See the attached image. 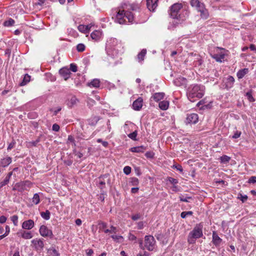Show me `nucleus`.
<instances>
[{"instance_id":"41","label":"nucleus","mask_w":256,"mask_h":256,"mask_svg":"<svg viewBox=\"0 0 256 256\" xmlns=\"http://www.w3.org/2000/svg\"><path fill=\"white\" fill-rule=\"evenodd\" d=\"M246 96L250 102H253L255 100L254 98L252 96L251 91L247 92L246 93Z\"/></svg>"},{"instance_id":"39","label":"nucleus","mask_w":256,"mask_h":256,"mask_svg":"<svg viewBox=\"0 0 256 256\" xmlns=\"http://www.w3.org/2000/svg\"><path fill=\"white\" fill-rule=\"evenodd\" d=\"M14 24V20L12 18L4 22V26H12Z\"/></svg>"},{"instance_id":"25","label":"nucleus","mask_w":256,"mask_h":256,"mask_svg":"<svg viewBox=\"0 0 256 256\" xmlns=\"http://www.w3.org/2000/svg\"><path fill=\"white\" fill-rule=\"evenodd\" d=\"M146 54V50L142 49L141 52L138 54V59L139 62H142L144 60V58Z\"/></svg>"},{"instance_id":"35","label":"nucleus","mask_w":256,"mask_h":256,"mask_svg":"<svg viewBox=\"0 0 256 256\" xmlns=\"http://www.w3.org/2000/svg\"><path fill=\"white\" fill-rule=\"evenodd\" d=\"M230 159V158L226 155L222 156L220 158V162L224 164L228 162Z\"/></svg>"},{"instance_id":"30","label":"nucleus","mask_w":256,"mask_h":256,"mask_svg":"<svg viewBox=\"0 0 256 256\" xmlns=\"http://www.w3.org/2000/svg\"><path fill=\"white\" fill-rule=\"evenodd\" d=\"M21 236L24 239H30L32 237V234L30 232L24 231Z\"/></svg>"},{"instance_id":"34","label":"nucleus","mask_w":256,"mask_h":256,"mask_svg":"<svg viewBox=\"0 0 256 256\" xmlns=\"http://www.w3.org/2000/svg\"><path fill=\"white\" fill-rule=\"evenodd\" d=\"M32 202L35 204H38L40 202V199L38 194H35L34 195V196L32 198Z\"/></svg>"},{"instance_id":"56","label":"nucleus","mask_w":256,"mask_h":256,"mask_svg":"<svg viewBox=\"0 0 256 256\" xmlns=\"http://www.w3.org/2000/svg\"><path fill=\"white\" fill-rule=\"evenodd\" d=\"M180 200L182 202H188V199H191L192 198L190 196L184 197V196H180Z\"/></svg>"},{"instance_id":"17","label":"nucleus","mask_w":256,"mask_h":256,"mask_svg":"<svg viewBox=\"0 0 256 256\" xmlns=\"http://www.w3.org/2000/svg\"><path fill=\"white\" fill-rule=\"evenodd\" d=\"M190 4L192 7H195L198 10L199 8H202V7L204 5L198 0H190Z\"/></svg>"},{"instance_id":"27","label":"nucleus","mask_w":256,"mask_h":256,"mask_svg":"<svg viewBox=\"0 0 256 256\" xmlns=\"http://www.w3.org/2000/svg\"><path fill=\"white\" fill-rule=\"evenodd\" d=\"M100 82L98 79L93 80L90 82L88 83V85L90 87L98 88L100 86Z\"/></svg>"},{"instance_id":"44","label":"nucleus","mask_w":256,"mask_h":256,"mask_svg":"<svg viewBox=\"0 0 256 256\" xmlns=\"http://www.w3.org/2000/svg\"><path fill=\"white\" fill-rule=\"evenodd\" d=\"M137 131L135 130L134 132H132V133H130L128 134V138H131L132 140H136V136H137Z\"/></svg>"},{"instance_id":"47","label":"nucleus","mask_w":256,"mask_h":256,"mask_svg":"<svg viewBox=\"0 0 256 256\" xmlns=\"http://www.w3.org/2000/svg\"><path fill=\"white\" fill-rule=\"evenodd\" d=\"M214 58L217 62H222V60H224V55L220 54V55L218 56V55L216 54L214 56Z\"/></svg>"},{"instance_id":"5","label":"nucleus","mask_w":256,"mask_h":256,"mask_svg":"<svg viewBox=\"0 0 256 256\" xmlns=\"http://www.w3.org/2000/svg\"><path fill=\"white\" fill-rule=\"evenodd\" d=\"M186 62H189L192 63L195 66H199L202 65V60L198 54L190 53L189 54Z\"/></svg>"},{"instance_id":"50","label":"nucleus","mask_w":256,"mask_h":256,"mask_svg":"<svg viewBox=\"0 0 256 256\" xmlns=\"http://www.w3.org/2000/svg\"><path fill=\"white\" fill-rule=\"evenodd\" d=\"M131 172V168L129 166H126L124 168V172L128 175Z\"/></svg>"},{"instance_id":"10","label":"nucleus","mask_w":256,"mask_h":256,"mask_svg":"<svg viewBox=\"0 0 256 256\" xmlns=\"http://www.w3.org/2000/svg\"><path fill=\"white\" fill-rule=\"evenodd\" d=\"M35 249L38 251H41L44 247L43 239H34L32 240Z\"/></svg>"},{"instance_id":"1","label":"nucleus","mask_w":256,"mask_h":256,"mask_svg":"<svg viewBox=\"0 0 256 256\" xmlns=\"http://www.w3.org/2000/svg\"><path fill=\"white\" fill-rule=\"evenodd\" d=\"M204 94V86L194 85L189 88L188 98L191 102H194V98H202Z\"/></svg>"},{"instance_id":"24","label":"nucleus","mask_w":256,"mask_h":256,"mask_svg":"<svg viewBox=\"0 0 256 256\" xmlns=\"http://www.w3.org/2000/svg\"><path fill=\"white\" fill-rule=\"evenodd\" d=\"M158 106H159V108L161 110H166L168 108L169 102L166 100H163V101L160 102L159 103Z\"/></svg>"},{"instance_id":"52","label":"nucleus","mask_w":256,"mask_h":256,"mask_svg":"<svg viewBox=\"0 0 256 256\" xmlns=\"http://www.w3.org/2000/svg\"><path fill=\"white\" fill-rule=\"evenodd\" d=\"M145 156L147 158H153L154 156V153L152 152H147L146 154H145Z\"/></svg>"},{"instance_id":"45","label":"nucleus","mask_w":256,"mask_h":256,"mask_svg":"<svg viewBox=\"0 0 256 256\" xmlns=\"http://www.w3.org/2000/svg\"><path fill=\"white\" fill-rule=\"evenodd\" d=\"M136 256H150V254L144 250H142L136 254Z\"/></svg>"},{"instance_id":"51","label":"nucleus","mask_w":256,"mask_h":256,"mask_svg":"<svg viewBox=\"0 0 256 256\" xmlns=\"http://www.w3.org/2000/svg\"><path fill=\"white\" fill-rule=\"evenodd\" d=\"M70 70L65 67V80L70 78Z\"/></svg>"},{"instance_id":"28","label":"nucleus","mask_w":256,"mask_h":256,"mask_svg":"<svg viewBox=\"0 0 256 256\" xmlns=\"http://www.w3.org/2000/svg\"><path fill=\"white\" fill-rule=\"evenodd\" d=\"M12 174V172H11L8 174L7 176L5 178L4 181L0 183V188L6 185L10 181V178Z\"/></svg>"},{"instance_id":"21","label":"nucleus","mask_w":256,"mask_h":256,"mask_svg":"<svg viewBox=\"0 0 256 256\" xmlns=\"http://www.w3.org/2000/svg\"><path fill=\"white\" fill-rule=\"evenodd\" d=\"M102 34V33L100 31L94 30L91 34L90 36L92 38V39L95 40H98L100 38Z\"/></svg>"},{"instance_id":"9","label":"nucleus","mask_w":256,"mask_h":256,"mask_svg":"<svg viewBox=\"0 0 256 256\" xmlns=\"http://www.w3.org/2000/svg\"><path fill=\"white\" fill-rule=\"evenodd\" d=\"M140 6L138 4L133 3H125L122 6V8L124 9L126 12H130V10L136 11L138 10Z\"/></svg>"},{"instance_id":"20","label":"nucleus","mask_w":256,"mask_h":256,"mask_svg":"<svg viewBox=\"0 0 256 256\" xmlns=\"http://www.w3.org/2000/svg\"><path fill=\"white\" fill-rule=\"evenodd\" d=\"M248 72V69L244 68V69L240 70L236 74V76L238 79L243 78L244 76Z\"/></svg>"},{"instance_id":"23","label":"nucleus","mask_w":256,"mask_h":256,"mask_svg":"<svg viewBox=\"0 0 256 256\" xmlns=\"http://www.w3.org/2000/svg\"><path fill=\"white\" fill-rule=\"evenodd\" d=\"M164 92H156L152 96V98L156 102H158L162 100L164 98Z\"/></svg>"},{"instance_id":"13","label":"nucleus","mask_w":256,"mask_h":256,"mask_svg":"<svg viewBox=\"0 0 256 256\" xmlns=\"http://www.w3.org/2000/svg\"><path fill=\"white\" fill-rule=\"evenodd\" d=\"M142 102L143 100L141 98H138L134 100L132 104L134 109L136 110H139L142 107Z\"/></svg>"},{"instance_id":"49","label":"nucleus","mask_w":256,"mask_h":256,"mask_svg":"<svg viewBox=\"0 0 256 256\" xmlns=\"http://www.w3.org/2000/svg\"><path fill=\"white\" fill-rule=\"evenodd\" d=\"M68 69L73 72H76L78 70V67L76 64H70V68Z\"/></svg>"},{"instance_id":"61","label":"nucleus","mask_w":256,"mask_h":256,"mask_svg":"<svg viewBox=\"0 0 256 256\" xmlns=\"http://www.w3.org/2000/svg\"><path fill=\"white\" fill-rule=\"evenodd\" d=\"M6 220V218L4 216H0V224H4V223Z\"/></svg>"},{"instance_id":"15","label":"nucleus","mask_w":256,"mask_h":256,"mask_svg":"<svg viewBox=\"0 0 256 256\" xmlns=\"http://www.w3.org/2000/svg\"><path fill=\"white\" fill-rule=\"evenodd\" d=\"M222 240L218 236L216 232H212V242L216 246H219Z\"/></svg>"},{"instance_id":"64","label":"nucleus","mask_w":256,"mask_h":256,"mask_svg":"<svg viewBox=\"0 0 256 256\" xmlns=\"http://www.w3.org/2000/svg\"><path fill=\"white\" fill-rule=\"evenodd\" d=\"M94 253V251L92 249H89L87 250L86 254L88 256H91Z\"/></svg>"},{"instance_id":"14","label":"nucleus","mask_w":256,"mask_h":256,"mask_svg":"<svg viewBox=\"0 0 256 256\" xmlns=\"http://www.w3.org/2000/svg\"><path fill=\"white\" fill-rule=\"evenodd\" d=\"M34 226V222L32 220H26L22 224V228L26 230H30Z\"/></svg>"},{"instance_id":"31","label":"nucleus","mask_w":256,"mask_h":256,"mask_svg":"<svg viewBox=\"0 0 256 256\" xmlns=\"http://www.w3.org/2000/svg\"><path fill=\"white\" fill-rule=\"evenodd\" d=\"M30 76L28 74H26L24 77L23 80L22 82L20 83V86H24L26 85L28 82L30 81Z\"/></svg>"},{"instance_id":"11","label":"nucleus","mask_w":256,"mask_h":256,"mask_svg":"<svg viewBox=\"0 0 256 256\" xmlns=\"http://www.w3.org/2000/svg\"><path fill=\"white\" fill-rule=\"evenodd\" d=\"M30 184V182L28 181L22 182H20L16 183L14 188V190H18L19 192H22L25 190H26V184Z\"/></svg>"},{"instance_id":"60","label":"nucleus","mask_w":256,"mask_h":256,"mask_svg":"<svg viewBox=\"0 0 256 256\" xmlns=\"http://www.w3.org/2000/svg\"><path fill=\"white\" fill-rule=\"evenodd\" d=\"M52 128L53 130L58 132L60 129V126L58 124H53Z\"/></svg>"},{"instance_id":"40","label":"nucleus","mask_w":256,"mask_h":256,"mask_svg":"<svg viewBox=\"0 0 256 256\" xmlns=\"http://www.w3.org/2000/svg\"><path fill=\"white\" fill-rule=\"evenodd\" d=\"M115 242H119L120 240L123 239V237L121 236L112 235L110 236Z\"/></svg>"},{"instance_id":"19","label":"nucleus","mask_w":256,"mask_h":256,"mask_svg":"<svg viewBox=\"0 0 256 256\" xmlns=\"http://www.w3.org/2000/svg\"><path fill=\"white\" fill-rule=\"evenodd\" d=\"M198 11L200 12V16L202 18L206 19L208 16V13L207 10L206 9L204 5L202 7V8H199Z\"/></svg>"},{"instance_id":"16","label":"nucleus","mask_w":256,"mask_h":256,"mask_svg":"<svg viewBox=\"0 0 256 256\" xmlns=\"http://www.w3.org/2000/svg\"><path fill=\"white\" fill-rule=\"evenodd\" d=\"M234 78L233 76H229L226 80L225 85L226 88H230L233 86Z\"/></svg>"},{"instance_id":"7","label":"nucleus","mask_w":256,"mask_h":256,"mask_svg":"<svg viewBox=\"0 0 256 256\" xmlns=\"http://www.w3.org/2000/svg\"><path fill=\"white\" fill-rule=\"evenodd\" d=\"M198 120V115L194 113L188 114L185 122L186 124H195Z\"/></svg>"},{"instance_id":"57","label":"nucleus","mask_w":256,"mask_h":256,"mask_svg":"<svg viewBox=\"0 0 256 256\" xmlns=\"http://www.w3.org/2000/svg\"><path fill=\"white\" fill-rule=\"evenodd\" d=\"M94 104V100L88 98L87 102V104L89 106V107L92 106Z\"/></svg>"},{"instance_id":"58","label":"nucleus","mask_w":256,"mask_h":256,"mask_svg":"<svg viewBox=\"0 0 256 256\" xmlns=\"http://www.w3.org/2000/svg\"><path fill=\"white\" fill-rule=\"evenodd\" d=\"M140 218V215L139 214L133 215L132 216V219L134 220H136Z\"/></svg>"},{"instance_id":"54","label":"nucleus","mask_w":256,"mask_h":256,"mask_svg":"<svg viewBox=\"0 0 256 256\" xmlns=\"http://www.w3.org/2000/svg\"><path fill=\"white\" fill-rule=\"evenodd\" d=\"M180 80H182V84H184L185 82V81H186V79L184 78H180L178 79H177L175 81H174V83L176 84V86H179L180 84H178V82H180Z\"/></svg>"},{"instance_id":"53","label":"nucleus","mask_w":256,"mask_h":256,"mask_svg":"<svg viewBox=\"0 0 256 256\" xmlns=\"http://www.w3.org/2000/svg\"><path fill=\"white\" fill-rule=\"evenodd\" d=\"M168 180L172 184H176L178 182V181L176 179L171 178V177H169L168 178Z\"/></svg>"},{"instance_id":"63","label":"nucleus","mask_w":256,"mask_h":256,"mask_svg":"<svg viewBox=\"0 0 256 256\" xmlns=\"http://www.w3.org/2000/svg\"><path fill=\"white\" fill-rule=\"evenodd\" d=\"M240 200L242 202H244L246 200H247L248 196L246 195L242 196V194H240Z\"/></svg>"},{"instance_id":"42","label":"nucleus","mask_w":256,"mask_h":256,"mask_svg":"<svg viewBox=\"0 0 256 256\" xmlns=\"http://www.w3.org/2000/svg\"><path fill=\"white\" fill-rule=\"evenodd\" d=\"M193 212L192 211L183 212L181 213L180 216L182 218H184L188 216H192Z\"/></svg>"},{"instance_id":"12","label":"nucleus","mask_w":256,"mask_h":256,"mask_svg":"<svg viewBox=\"0 0 256 256\" xmlns=\"http://www.w3.org/2000/svg\"><path fill=\"white\" fill-rule=\"evenodd\" d=\"M158 0H146V6L150 11H154L158 6Z\"/></svg>"},{"instance_id":"22","label":"nucleus","mask_w":256,"mask_h":256,"mask_svg":"<svg viewBox=\"0 0 256 256\" xmlns=\"http://www.w3.org/2000/svg\"><path fill=\"white\" fill-rule=\"evenodd\" d=\"M146 150L144 146H140L132 148L130 150L133 152H143Z\"/></svg>"},{"instance_id":"29","label":"nucleus","mask_w":256,"mask_h":256,"mask_svg":"<svg viewBox=\"0 0 256 256\" xmlns=\"http://www.w3.org/2000/svg\"><path fill=\"white\" fill-rule=\"evenodd\" d=\"M77 99L76 97L72 96L70 98V100H68L67 102V105L69 108H72L74 106L76 103Z\"/></svg>"},{"instance_id":"37","label":"nucleus","mask_w":256,"mask_h":256,"mask_svg":"<svg viewBox=\"0 0 256 256\" xmlns=\"http://www.w3.org/2000/svg\"><path fill=\"white\" fill-rule=\"evenodd\" d=\"M98 225L99 226V228L100 230H103L104 231L106 228L107 227L106 223L100 221L98 222Z\"/></svg>"},{"instance_id":"48","label":"nucleus","mask_w":256,"mask_h":256,"mask_svg":"<svg viewBox=\"0 0 256 256\" xmlns=\"http://www.w3.org/2000/svg\"><path fill=\"white\" fill-rule=\"evenodd\" d=\"M11 220L13 222L14 226L18 225V216L16 215L12 216L11 217Z\"/></svg>"},{"instance_id":"26","label":"nucleus","mask_w":256,"mask_h":256,"mask_svg":"<svg viewBox=\"0 0 256 256\" xmlns=\"http://www.w3.org/2000/svg\"><path fill=\"white\" fill-rule=\"evenodd\" d=\"M67 144H68L70 146H71L72 150H74V148L76 146L75 140L74 138L72 136H68L67 141Z\"/></svg>"},{"instance_id":"2","label":"nucleus","mask_w":256,"mask_h":256,"mask_svg":"<svg viewBox=\"0 0 256 256\" xmlns=\"http://www.w3.org/2000/svg\"><path fill=\"white\" fill-rule=\"evenodd\" d=\"M138 244L142 250L146 249L149 251H152L156 246V240L152 236H146L144 237V244L142 240H138Z\"/></svg>"},{"instance_id":"4","label":"nucleus","mask_w":256,"mask_h":256,"mask_svg":"<svg viewBox=\"0 0 256 256\" xmlns=\"http://www.w3.org/2000/svg\"><path fill=\"white\" fill-rule=\"evenodd\" d=\"M202 226L200 224L196 225L188 236V241L189 244H194L196 239L202 236Z\"/></svg>"},{"instance_id":"55","label":"nucleus","mask_w":256,"mask_h":256,"mask_svg":"<svg viewBox=\"0 0 256 256\" xmlns=\"http://www.w3.org/2000/svg\"><path fill=\"white\" fill-rule=\"evenodd\" d=\"M240 134H241V132H239V131H238L236 130L235 133L232 136V138H238L240 136Z\"/></svg>"},{"instance_id":"43","label":"nucleus","mask_w":256,"mask_h":256,"mask_svg":"<svg viewBox=\"0 0 256 256\" xmlns=\"http://www.w3.org/2000/svg\"><path fill=\"white\" fill-rule=\"evenodd\" d=\"M130 182L132 186H138L139 184V180L136 178H130Z\"/></svg>"},{"instance_id":"46","label":"nucleus","mask_w":256,"mask_h":256,"mask_svg":"<svg viewBox=\"0 0 256 256\" xmlns=\"http://www.w3.org/2000/svg\"><path fill=\"white\" fill-rule=\"evenodd\" d=\"M78 30L79 31L83 32V33H86V26L83 24H80L78 26Z\"/></svg>"},{"instance_id":"38","label":"nucleus","mask_w":256,"mask_h":256,"mask_svg":"<svg viewBox=\"0 0 256 256\" xmlns=\"http://www.w3.org/2000/svg\"><path fill=\"white\" fill-rule=\"evenodd\" d=\"M48 253L51 256H58V254L54 248H50L48 250Z\"/></svg>"},{"instance_id":"36","label":"nucleus","mask_w":256,"mask_h":256,"mask_svg":"<svg viewBox=\"0 0 256 256\" xmlns=\"http://www.w3.org/2000/svg\"><path fill=\"white\" fill-rule=\"evenodd\" d=\"M76 48L78 52H83L86 49V46L83 44H79L76 46Z\"/></svg>"},{"instance_id":"18","label":"nucleus","mask_w":256,"mask_h":256,"mask_svg":"<svg viewBox=\"0 0 256 256\" xmlns=\"http://www.w3.org/2000/svg\"><path fill=\"white\" fill-rule=\"evenodd\" d=\"M12 162V158L10 157H6L2 159L0 162V166L6 167Z\"/></svg>"},{"instance_id":"6","label":"nucleus","mask_w":256,"mask_h":256,"mask_svg":"<svg viewBox=\"0 0 256 256\" xmlns=\"http://www.w3.org/2000/svg\"><path fill=\"white\" fill-rule=\"evenodd\" d=\"M182 8V4L176 3L170 7V14L173 18H178L180 16L179 12Z\"/></svg>"},{"instance_id":"32","label":"nucleus","mask_w":256,"mask_h":256,"mask_svg":"<svg viewBox=\"0 0 256 256\" xmlns=\"http://www.w3.org/2000/svg\"><path fill=\"white\" fill-rule=\"evenodd\" d=\"M41 216L44 220H48L50 218V212L46 210V212H40Z\"/></svg>"},{"instance_id":"59","label":"nucleus","mask_w":256,"mask_h":256,"mask_svg":"<svg viewBox=\"0 0 256 256\" xmlns=\"http://www.w3.org/2000/svg\"><path fill=\"white\" fill-rule=\"evenodd\" d=\"M248 182L250 183H256V176H251L249 180H248Z\"/></svg>"},{"instance_id":"62","label":"nucleus","mask_w":256,"mask_h":256,"mask_svg":"<svg viewBox=\"0 0 256 256\" xmlns=\"http://www.w3.org/2000/svg\"><path fill=\"white\" fill-rule=\"evenodd\" d=\"M174 166V167L175 168H176L178 170L182 172L183 170V169H182V166L180 165V164H178V165H176V166Z\"/></svg>"},{"instance_id":"3","label":"nucleus","mask_w":256,"mask_h":256,"mask_svg":"<svg viewBox=\"0 0 256 256\" xmlns=\"http://www.w3.org/2000/svg\"><path fill=\"white\" fill-rule=\"evenodd\" d=\"M125 18L128 20L129 22L132 23L134 21V16L132 12H126L124 8L122 10H120L116 16L118 22L120 24H125Z\"/></svg>"},{"instance_id":"33","label":"nucleus","mask_w":256,"mask_h":256,"mask_svg":"<svg viewBox=\"0 0 256 256\" xmlns=\"http://www.w3.org/2000/svg\"><path fill=\"white\" fill-rule=\"evenodd\" d=\"M104 232L105 233H111V234H116L117 232V229L116 227L114 226H111L110 227V229H106L104 230Z\"/></svg>"},{"instance_id":"8","label":"nucleus","mask_w":256,"mask_h":256,"mask_svg":"<svg viewBox=\"0 0 256 256\" xmlns=\"http://www.w3.org/2000/svg\"><path fill=\"white\" fill-rule=\"evenodd\" d=\"M40 235L44 237H48L52 238L53 234L52 230L48 228L44 225L42 226L40 228Z\"/></svg>"}]
</instances>
